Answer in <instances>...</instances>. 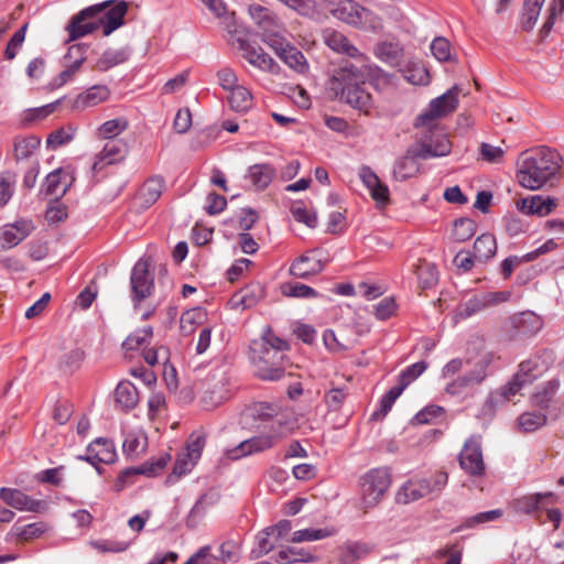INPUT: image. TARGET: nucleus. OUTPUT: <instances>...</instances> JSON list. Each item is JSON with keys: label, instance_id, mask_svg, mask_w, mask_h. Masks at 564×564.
Masks as SVG:
<instances>
[{"label": "nucleus", "instance_id": "nucleus-1", "mask_svg": "<svg viewBox=\"0 0 564 564\" xmlns=\"http://www.w3.org/2000/svg\"><path fill=\"white\" fill-rule=\"evenodd\" d=\"M291 346L279 337L271 327H267L260 338L249 346V360L254 375L263 381H278L285 375V354Z\"/></svg>", "mask_w": 564, "mask_h": 564}, {"label": "nucleus", "instance_id": "nucleus-2", "mask_svg": "<svg viewBox=\"0 0 564 564\" xmlns=\"http://www.w3.org/2000/svg\"><path fill=\"white\" fill-rule=\"evenodd\" d=\"M561 163L560 153L549 147L527 150L518 162V183L527 189L538 191L558 174Z\"/></svg>", "mask_w": 564, "mask_h": 564}, {"label": "nucleus", "instance_id": "nucleus-3", "mask_svg": "<svg viewBox=\"0 0 564 564\" xmlns=\"http://www.w3.org/2000/svg\"><path fill=\"white\" fill-rule=\"evenodd\" d=\"M327 90L334 99L345 101L366 116L371 115L373 99L365 88L364 73L351 63L336 69L327 83Z\"/></svg>", "mask_w": 564, "mask_h": 564}, {"label": "nucleus", "instance_id": "nucleus-4", "mask_svg": "<svg viewBox=\"0 0 564 564\" xmlns=\"http://www.w3.org/2000/svg\"><path fill=\"white\" fill-rule=\"evenodd\" d=\"M451 150L452 144L444 134L440 135L435 142L427 135H421L420 147L408 149L405 154L394 163L393 177L401 182L414 177L420 173L419 159L446 156Z\"/></svg>", "mask_w": 564, "mask_h": 564}, {"label": "nucleus", "instance_id": "nucleus-5", "mask_svg": "<svg viewBox=\"0 0 564 564\" xmlns=\"http://www.w3.org/2000/svg\"><path fill=\"white\" fill-rule=\"evenodd\" d=\"M460 88L454 85L442 96L432 99L427 108L414 120V128L421 130V135H427L440 130L437 120L454 112L458 107V96Z\"/></svg>", "mask_w": 564, "mask_h": 564}, {"label": "nucleus", "instance_id": "nucleus-6", "mask_svg": "<svg viewBox=\"0 0 564 564\" xmlns=\"http://www.w3.org/2000/svg\"><path fill=\"white\" fill-rule=\"evenodd\" d=\"M556 502L557 496L553 492L532 494L516 499L513 508L517 512L533 516L540 523L550 521L554 529H558L562 513L554 507Z\"/></svg>", "mask_w": 564, "mask_h": 564}, {"label": "nucleus", "instance_id": "nucleus-7", "mask_svg": "<svg viewBox=\"0 0 564 564\" xmlns=\"http://www.w3.org/2000/svg\"><path fill=\"white\" fill-rule=\"evenodd\" d=\"M286 436V423L283 421H274L271 423L268 432L242 441L236 447L228 449L226 455L229 459L237 460L248 455L271 449Z\"/></svg>", "mask_w": 564, "mask_h": 564}, {"label": "nucleus", "instance_id": "nucleus-8", "mask_svg": "<svg viewBox=\"0 0 564 564\" xmlns=\"http://www.w3.org/2000/svg\"><path fill=\"white\" fill-rule=\"evenodd\" d=\"M227 31L230 34L231 45L241 52L242 57L250 65L271 74L279 72V65L275 61L261 46L251 43L243 29L227 24Z\"/></svg>", "mask_w": 564, "mask_h": 564}, {"label": "nucleus", "instance_id": "nucleus-9", "mask_svg": "<svg viewBox=\"0 0 564 564\" xmlns=\"http://www.w3.org/2000/svg\"><path fill=\"white\" fill-rule=\"evenodd\" d=\"M391 481V473L387 467L372 468L360 478V497L365 510L376 507L382 500Z\"/></svg>", "mask_w": 564, "mask_h": 564}, {"label": "nucleus", "instance_id": "nucleus-10", "mask_svg": "<svg viewBox=\"0 0 564 564\" xmlns=\"http://www.w3.org/2000/svg\"><path fill=\"white\" fill-rule=\"evenodd\" d=\"M153 261L151 257H142L131 270L130 290L134 307H138L154 292Z\"/></svg>", "mask_w": 564, "mask_h": 564}, {"label": "nucleus", "instance_id": "nucleus-11", "mask_svg": "<svg viewBox=\"0 0 564 564\" xmlns=\"http://www.w3.org/2000/svg\"><path fill=\"white\" fill-rule=\"evenodd\" d=\"M249 13L261 30L262 41L270 47L280 44V41L285 39L283 23L271 10L259 4H253L249 7Z\"/></svg>", "mask_w": 564, "mask_h": 564}, {"label": "nucleus", "instance_id": "nucleus-12", "mask_svg": "<svg viewBox=\"0 0 564 564\" xmlns=\"http://www.w3.org/2000/svg\"><path fill=\"white\" fill-rule=\"evenodd\" d=\"M113 2V0H107L85 8L75 14L66 26L68 32L67 42L75 41L98 30L99 23L97 22V17Z\"/></svg>", "mask_w": 564, "mask_h": 564}, {"label": "nucleus", "instance_id": "nucleus-13", "mask_svg": "<svg viewBox=\"0 0 564 564\" xmlns=\"http://www.w3.org/2000/svg\"><path fill=\"white\" fill-rule=\"evenodd\" d=\"M171 460L170 454H163L156 458L148 460L138 467H127L117 476L112 489L116 492L124 490L127 487L134 484L135 478L140 475L147 477H156L166 468Z\"/></svg>", "mask_w": 564, "mask_h": 564}, {"label": "nucleus", "instance_id": "nucleus-14", "mask_svg": "<svg viewBox=\"0 0 564 564\" xmlns=\"http://www.w3.org/2000/svg\"><path fill=\"white\" fill-rule=\"evenodd\" d=\"M335 15L344 22L362 29L378 30L382 28L381 21L371 11L351 0L341 1L334 10Z\"/></svg>", "mask_w": 564, "mask_h": 564}, {"label": "nucleus", "instance_id": "nucleus-15", "mask_svg": "<svg viewBox=\"0 0 564 564\" xmlns=\"http://www.w3.org/2000/svg\"><path fill=\"white\" fill-rule=\"evenodd\" d=\"M458 463L460 468L471 477H481L486 473L480 436H470L464 444Z\"/></svg>", "mask_w": 564, "mask_h": 564}, {"label": "nucleus", "instance_id": "nucleus-16", "mask_svg": "<svg viewBox=\"0 0 564 564\" xmlns=\"http://www.w3.org/2000/svg\"><path fill=\"white\" fill-rule=\"evenodd\" d=\"M540 357L533 356L523 360L519 365L518 372L513 376L508 386L501 389V395L506 400H510L516 395L525 384L532 383L541 373Z\"/></svg>", "mask_w": 564, "mask_h": 564}, {"label": "nucleus", "instance_id": "nucleus-17", "mask_svg": "<svg viewBox=\"0 0 564 564\" xmlns=\"http://www.w3.org/2000/svg\"><path fill=\"white\" fill-rule=\"evenodd\" d=\"M328 261L324 249H306L290 267V273L300 279H307L319 273Z\"/></svg>", "mask_w": 564, "mask_h": 564}, {"label": "nucleus", "instance_id": "nucleus-18", "mask_svg": "<svg viewBox=\"0 0 564 564\" xmlns=\"http://www.w3.org/2000/svg\"><path fill=\"white\" fill-rule=\"evenodd\" d=\"M0 499L20 511L43 513L48 508L47 501L33 499L19 489L0 488Z\"/></svg>", "mask_w": 564, "mask_h": 564}, {"label": "nucleus", "instance_id": "nucleus-19", "mask_svg": "<svg viewBox=\"0 0 564 564\" xmlns=\"http://www.w3.org/2000/svg\"><path fill=\"white\" fill-rule=\"evenodd\" d=\"M264 294V288L258 282H252L235 292L228 301V306L231 310H249L254 307Z\"/></svg>", "mask_w": 564, "mask_h": 564}, {"label": "nucleus", "instance_id": "nucleus-20", "mask_svg": "<svg viewBox=\"0 0 564 564\" xmlns=\"http://www.w3.org/2000/svg\"><path fill=\"white\" fill-rule=\"evenodd\" d=\"M117 453L113 442L106 437L96 438L87 446V455L78 456L79 459L86 460L91 465L112 464L116 460Z\"/></svg>", "mask_w": 564, "mask_h": 564}, {"label": "nucleus", "instance_id": "nucleus-21", "mask_svg": "<svg viewBox=\"0 0 564 564\" xmlns=\"http://www.w3.org/2000/svg\"><path fill=\"white\" fill-rule=\"evenodd\" d=\"M129 148L122 139L111 138L107 140L102 150L97 156V161L93 164L91 170L97 172L102 169L101 163L116 164L121 162L128 154Z\"/></svg>", "mask_w": 564, "mask_h": 564}, {"label": "nucleus", "instance_id": "nucleus-22", "mask_svg": "<svg viewBox=\"0 0 564 564\" xmlns=\"http://www.w3.org/2000/svg\"><path fill=\"white\" fill-rule=\"evenodd\" d=\"M75 177L70 173H67L61 167L56 169L46 176L41 192L45 196H54L55 198H61L72 186Z\"/></svg>", "mask_w": 564, "mask_h": 564}, {"label": "nucleus", "instance_id": "nucleus-23", "mask_svg": "<svg viewBox=\"0 0 564 564\" xmlns=\"http://www.w3.org/2000/svg\"><path fill=\"white\" fill-rule=\"evenodd\" d=\"M511 335L513 337H530L542 328V321L533 312L525 311L510 318Z\"/></svg>", "mask_w": 564, "mask_h": 564}, {"label": "nucleus", "instance_id": "nucleus-24", "mask_svg": "<svg viewBox=\"0 0 564 564\" xmlns=\"http://www.w3.org/2000/svg\"><path fill=\"white\" fill-rule=\"evenodd\" d=\"M110 97V89L106 85H95L78 94L73 101L74 110H84L105 102Z\"/></svg>", "mask_w": 564, "mask_h": 564}, {"label": "nucleus", "instance_id": "nucleus-25", "mask_svg": "<svg viewBox=\"0 0 564 564\" xmlns=\"http://www.w3.org/2000/svg\"><path fill=\"white\" fill-rule=\"evenodd\" d=\"M494 354L489 351L479 352L475 357L466 359L465 364L471 368L466 372V376L471 382L477 386L485 381L489 375V367L494 361Z\"/></svg>", "mask_w": 564, "mask_h": 564}, {"label": "nucleus", "instance_id": "nucleus-26", "mask_svg": "<svg viewBox=\"0 0 564 564\" xmlns=\"http://www.w3.org/2000/svg\"><path fill=\"white\" fill-rule=\"evenodd\" d=\"M127 11L128 4L126 1H118L112 7H108L107 11H104V17L98 18L97 22L99 23V28H102L105 36L110 35L123 24Z\"/></svg>", "mask_w": 564, "mask_h": 564}, {"label": "nucleus", "instance_id": "nucleus-27", "mask_svg": "<svg viewBox=\"0 0 564 564\" xmlns=\"http://www.w3.org/2000/svg\"><path fill=\"white\" fill-rule=\"evenodd\" d=\"M323 40L336 53L345 54L349 57L361 56L359 50L341 32L327 28L323 31Z\"/></svg>", "mask_w": 564, "mask_h": 564}, {"label": "nucleus", "instance_id": "nucleus-28", "mask_svg": "<svg viewBox=\"0 0 564 564\" xmlns=\"http://www.w3.org/2000/svg\"><path fill=\"white\" fill-rule=\"evenodd\" d=\"M271 48L286 65L296 72L303 73L306 69V61L303 53L285 39L280 41V44L274 45Z\"/></svg>", "mask_w": 564, "mask_h": 564}, {"label": "nucleus", "instance_id": "nucleus-29", "mask_svg": "<svg viewBox=\"0 0 564 564\" xmlns=\"http://www.w3.org/2000/svg\"><path fill=\"white\" fill-rule=\"evenodd\" d=\"M520 210L528 215L546 216L556 207V200L550 196L534 195L518 203Z\"/></svg>", "mask_w": 564, "mask_h": 564}, {"label": "nucleus", "instance_id": "nucleus-30", "mask_svg": "<svg viewBox=\"0 0 564 564\" xmlns=\"http://www.w3.org/2000/svg\"><path fill=\"white\" fill-rule=\"evenodd\" d=\"M33 230L32 221L30 220H17L13 224H7L2 228L3 240L12 247L18 246L22 242Z\"/></svg>", "mask_w": 564, "mask_h": 564}, {"label": "nucleus", "instance_id": "nucleus-31", "mask_svg": "<svg viewBox=\"0 0 564 564\" xmlns=\"http://www.w3.org/2000/svg\"><path fill=\"white\" fill-rule=\"evenodd\" d=\"M163 189L164 180L161 176L150 177L141 186L138 198L142 202V206L148 208L161 197Z\"/></svg>", "mask_w": 564, "mask_h": 564}, {"label": "nucleus", "instance_id": "nucleus-32", "mask_svg": "<svg viewBox=\"0 0 564 564\" xmlns=\"http://www.w3.org/2000/svg\"><path fill=\"white\" fill-rule=\"evenodd\" d=\"M415 273L417 276L419 288L422 291L434 289L438 283L440 273L436 265L424 259L419 260Z\"/></svg>", "mask_w": 564, "mask_h": 564}, {"label": "nucleus", "instance_id": "nucleus-33", "mask_svg": "<svg viewBox=\"0 0 564 564\" xmlns=\"http://www.w3.org/2000/svg\"><path fill=\"white\" fill-rule=\"evenodd\" d=\"M115 401L124 411L132 410L139 402V393L130 381H121L115 390Z\"/></svg>", "mask_w": 564, "mask_h": 564}, {"label": "nucleus", "instance_id": "nucleus-34", "mask_svg": "<svg viewBox=\"0 0 564 564\" xmlns=\"http://www.w3.org/2000/svg\"><path fill=\"white\" fill-rule=\"evenodd\" d=\"M207 319V312L200 307L185 311L180 318V329L184 336L192 335Z\"/></svg>", "mask_w": 564, "mask_h": 564}, {"label": "nucleus", "instance_id": "nucleus-35", "mask_svg": "<svg viewBox=\"0 0 564 564\" xmlns=\"http://www.w3.org/2000/svg\"><path fill=\"white\" fill-rule=\"evenodd\" d=\"M430 485L425 479L406 481L398 494V500L404 503L415 501L431 494Z\"/></svg>", "mask_w": 564, "mask_h": 564}, {"label": "nucleus", "instance_id": "nucleus-36", "mask_svg": "<svg viewBox=\"0 0 564 564\" xmlns=\"http://www.w3.org/2000/svg\"><path fill=\"white\" fill-rule=\"evenodd\" d=\"M275 175V170L268 163L254 164L249 167L247 177L257 189L267 188Z\"/></svg>", "mask_w": 564, "mask_h": 564}, {"label": "nucleus", "instance_id": "nucleus-37", "mask_svg": "<svg viewBox=\"0 0 564 564\" xmlns=\"http://www.w3.org/2000/svg\"><path fill=\"white\" fill-rule=\"evenodd\" d=\"M403 52L399 43L392 42H381L375 47L376 56L391 66H401Z\"/></svg>", "mask_w": 564, "mask_h": 564}, {"label": "nucleus", "instance_id": "nucleus-38", "mask_svg": "<svg viewBox=\"0 0 564 564\" xmlns=\"http://www.w3.org/2000/svg\"><path fill=\"white\" fill-rule=\"evenodd\" d=\"M401 72L404 79L413 85L424 86L431 80L427 68L420 62H409Z\"/></svg>", "mask_w": 564, "mask_h": 564}, {"label": "nucleus", "instance_id": "nucleus-39", "mask_svg": "<svg viewBox=\"0 0 564 564\" xmlns=\"http://www.w3.org/2000/svg\"><path fill=\"white\" fill-rule=\"evenodd\" d=\"M228 102L232 110L245 112L252 107L253 97L249 89L243 86H238L229 91Z\"/></svg>", "mask_w": 564, "mask_h": 564}, {"label": "nucleus", "instance_id": "nucleus-40", "mask_svg": "<svg viewBox=\"0 0 564 564\" xmlns=\"http://www.w3.org/2000/svg\"><path fill=\"white\" fill-rule=\"evenodd\" d=\"M549 250L550 249H534L533 251L528 252L522 257L510 256L506 258L501 263L502 276L505 279H508L517 267H519L523 262H530L535 260L538 257H540L541 254L545 253Z\"/></svg>", "mask_w": 564, "mask_h": 564}, {"label": "nucleus", "instance_id": "nucleus-41", "mask_svg": "<svg viewBox=\"0 0 564 564\" xmlns=\"http://www.w3.org/2000/svg\"><path fill=\"white\" fill-rule=\"evenodd\" d=\"M128 58L129 53L127 50L108 48L102 53V55L97 61L96 67L101 72H106L117 65L124 63Z\"/></svg>", "mask_w": 564, "mask_h": 564}, {"label": "nucleus", "instance_id": "nucleus-42", "mask_svg": "<svg viewBox=\"0 0 564 564\" xmlns=\"http://www.w3.org/2000/svg\"><path fill=\"white\" fill-rule=\"evenodd\" d=\"M280 290L281 293L288 297L315 299L318 296V292L315 289L294 281L283 282Z\"/></svg>", "mask_w": 564, "mask_h": 564}, {"label": "nucleus", "instance_id": "nucleus-43", "mask_svg": "<svg viewBox=\"0 0 564 564\" xmlns=\"http://www.w3.org/2000/svg\"><path fill=\"white\" fill-rule=\"evenodd\" d=\"M476 231V224L469 218L455 220L452 231V239L455 243H464L469 240Z\"/></svg>", "mask_w": 564, "mask_h": 564}, {"label": "nucleus", "instance_id": "nucleus-44", "mask_svg": "<svg viewBox=\"0 0 564 564\" xmlns=\"http://www.w3.org/2000/svg\"><path fill=\"white\" fill-rule=\"evenodd\" d=\"M152 337L153 328L151 326H145L130 334L122 343V347L127 351L137 350L143 347L144 345L149 344Z\"/></svg>", "mask_w": 564, "mask_h": 564}, {"label": "nucleus", "instance_id": "nucleus-45", "mask_svg": "<svg viewBox=\"0 0 564 564\" xmlns=\"http://www.w3.org/2000/svg\"><path fill=\"white\" fill-rule=\"evenodd\" d=\"M85 359V351L80 348H74L62 355L58 367L66 373H73L82 366Z\"/></svg>", "mask_w": 564, "mask_h": 564}, {"label": "nucleus", "instance_id": "nucleus-46", "mask_svg": "<svg viewBox=\"0 0 564 564\" xmlns=\"http://www.w3.org/2000/svg\"><path fill=\"white\" fill-rule=\"evenodd\" d=\"M129 127V122L126 118H115L104 122L98 128V135L106 140H111V138H117L120 133H122Z\"/></svg>", "mask_w": 564, "mask_h": 564}, {"label": "nucleus", "instance_id": "nucleus-47", "mask_svg": "<svg viewBox=\"0 0 564 564\" xmlns=\"http://www.w3.org/2000/svg\"><path fill=\"white\" fill-rule=\"evenodd\" d=\"M280 411L281 408L278 404L270 402H256L251 406L253 419L263 422L272 421L273 423Z\"/></svg>", "mask_w": 564, "mask_h": 564}, {"label": "nucleus", "instance_id": "nucleus-48", "mask_svg": "<svg viewBox=\"0 0 564 564\" xmlns=\"http://www.w3.org/2000/svg\"><path fill=\"white\" fill-rule=\"evenodd\" d=\"M544 0H524L522 13V28L525 31L533 29Z\"/></svg>", "mask_w": 564, "mask_h": 564}, {"label": "nucleus", "instance_id": "nucleus-49", "mask_svg": "<svg viewBox=\"0 0 564 564\" xmlns=\"http://www.w3.org/2000/svg\"><path fill=\"white\" fill-rule=\"evenodd\" d=\"M40 147V139L36 137L19 138L14 141V156L17 160L30 158Z\"/></svg>", "mask_w": 564, "mask_h": 564}, {"label": "nucleus", "instance_id": "nucleus-50", "mask_svg": "<svg viewBox=\"0 0 564 564\" xmlns=\"http://www.w3.org/2000/svg\"><path fill=\"white\" fill-rule=\"evenodd\" d=\"M518 423L523 432H534L546 423V415L541 412H524L519 416Z\"/></svg>", "mask_w": 564, "mask_h": 564}, {"label": "nucleus", "instance_id": "nucleus-51", "mask_svg": "<svg viewBox=\"0 0 564 564\" xmlns=\"http://www.w3.org/2000/svg\"><path fill=\"white\" fill-rule=\"evenodd\" d=\"M219 563H238L241 558L240 544L234 540L224 541L219 545Z\"/></svg>", "mask_w": 564, "mask_h": 564}, {"label": "nucleus", "instance_id": "nucleus-52", "mask_svg": "<svg viewBox=\"0 0 564 564\" xmlns=\"http://www.w3.org/2000/svg\"><path fill=\"white\" fill-rule=\"evenodd\" d=\"M369 553L367 544L361 542H348L341 547V561L344 563H351L366 556Z\"/></svg>", "mask_w": 564, "mask_h": 564}, {"label": "nucleus", "instance_id": "nucleus-53", "mask_svg": "<svg viewBox=\"0 0 564 564\" xmlns=\"http://www.w3.org/2000/svg\"><path fill=\"white\" fill-rule=\"evenodd\" d=\"M142 357L149 366H155L160 362L166 365L170 360V349L163 345L152 348H144Z\"/></svg>", "mask_w": 564, "mask_h": 564}, {"label": "nucleus", "instance_id": "nucleus-54", "mask_svg": "<svg viewBox=\"0 0 564 564\" xmlns=\"http://www.w3.org/2000/svg\"><path fill=\"white\" fill-rule=\"evenodd\" d=\"M502 516V511L500 509H495L490 511L479 512L473 517L467 518L455 531H460L463 529L474 528L478 524H482L486 522H490L497 520Z\"/></svg>", "mask_w": 564, "mask_h": 564}, {"label": "nucleus", "instance_id": "nucleus-55", "mask_svg": "<svg viewBox=\"0 0 564 564\" xmlns=\"http://www.w3.org/2000/svg\"><path fill=\"white\" fill-rule=\"evenodd\" d=\"M293 218L305 224L310 228H315L317 225V216L314 212L308 210L302 202H294L291 207Z\"/></svg>", "mask_w": 564, "mask_h": 564}, {"label": "nucleus", "instance_id": "nucleus-56", "mask_svg": "<svg viewBox=\"0 0 564 564\" xmlns=\"http://www.w3.org/2000/svg\"><path fill=\"white\" fill-rule=\"evenodd\" d=\"M302 17L312 18L316 13L315 0H278Z\"/></svg>", "mask_w": 564, "mask_h": 564}, {"label": "nucleus", "instance_id": "nucleus-57", "mask_svg": "<svg viewBox=\"0 0 564 564\" xmlns=\"http://www.w3.org/2000/svg\"><path fill=\"white\" fill-rule=\"evenodd\" d=\"M47 530L44 522H34L22 527H17V535L22 541H31L40 538Z\"/></svg>", "mask_w": 564, "mask_h": 564}, {"label": "nucleus", "instance_id": "nucleus-58", "mask_svg": "<svg viewBox=\"0 0 564 564\" xmlns=\"http://www.w3.org/2000/svg\"><path fill=\"white\" fill-rule=\"evenodd\" d=\"M431 51L440 62H448L452 59V45L445 37H435L431 44Z\"/></svg>", "mask_w": 564, "mask_h": 564}, {"label": "nucleus", "instance_id": "nucleus-59", "mask_svg": "<svg viewBox=\"0 0 564 564\" xmlns=\"http://www.w3.org/2000/svg\"><path fill=\"white\" fill-rule=\"evenodd\" d=\"M347 391L344 388H333L324 394V402L329 411H339L347 398Z\"/></svg>", "mask_w": 564, "mask_h": 564}, {"label": "nucleus", "instance_id": "nucleus-60", "mask_svg": "<svg viewBox=\"0 0 564 564\" xmlns=\"http://www.w3.org/2000/svg\"><path fill=\"white\" fill-rule=\"evenodd\" d=\"M205 445L206 436L204 434H191L186 443L185 453H187V457H192V459H196L198 462Z\"/></svg>", "mask_w": 564, "mask_h": 564}, {"label": "nucleus", "instance_id": "nucleus-61", "mask_svg": "<svg viewBox=\"0 0 564 564\" xmlns=\"http://www.w3.org/2000/svg\"><path fill=\"white\" fill-rule=\"evenodd\" d=\"M252 265L253 262L249 259H237L226 272L227 280L230 283L238 281L240 278L245 276Z\"/></svg>", "mask_w": 564, "mask_h": 564}, {"label": "nucleus", "instance_id": "nucleus-62", "mask_svg": "<svg viewBox=\"0 0 564 564\" xmlns=\"http://www.w3.org/2000/svg\"><path fill=\"white\" fill-rule=\"evenodd\" d=\"M481 160L488 163H500L505 156V150L500 147L482 142L479 147Z\"/></svg>", "mask_w": 564, "mask_h": 564}, {"label": "nucleus", "instance_id": "nucleus-63", "mask_svg": "<svg viewBox=\"0 0 564 564\" xmlns=\"http://www.w3.org/2000/svg\"><path fill=\"white\" fill-rule=\"evenodd\" d=\"M55 198L46 209L45 218L50 224H57L67 217L66 206Z\"/></svg>", "mask_w": 564, "mask_h": 564}, {"label": "nucleus", "instance_id": "nucleus-64", "mask_svg": "<svg viewBox=\"0 0 564 564\" xmlns=\"http://www.w3.org/2000/svg\"><path fill=\"white\" fill-rule=\"evenodd\" d=\"M444 413V409L438 405H429L419 411L414 417L413 421L416 424H430L437 417H440Z\"/></svg>", "mask_w": 564, "mask_h": 564}]
</instances>
